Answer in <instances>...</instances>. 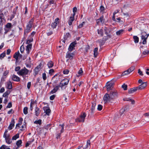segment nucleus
Returning <instances> with one entry per match:
<instances>
[{
	"label": "nucleus",
	"instance_id": "obj_1",
	"mask_svg": "<svg viewBox=\"0 0 149 149\" xmlns=\"http://www.w3.org/2000/svg\"><path fill=\"white\" fill-rule=\"evenodd\" d=\"M29 72V70L24 67L23 68L21 69L19 71L17 72V74L22 76L24 79L25 77H26V75H28Z\"/></svg>",
	"mask_w": 149,
	"mask_h": 149
},
{
	"label": "nucleus",
	"instance_id": "obj_2",
	"mask_svg": "<svg viewBox=\"0 0 149 149\" xmlns=\"http://www.w3.org/2000/svg\"><path fill=\"white\" fill-rule=\"evenodd\" d=\"M33 20L32 19L29 22L26 27V29L24 30V35H25L31 31V28L33 25Z\"/></svg>",
	"mask_w": 149,
	"mask_h": 149
},
{
	"label": "nucleus",
	"instance_id": "obj_3",
	"mask_svg": "<svg viewBox=\"0 0 149 149\" xmlns=\"http://www.w3.org/2000/svg\"><path fill=\"white\" fill-rule=\"evenodd\" d=\"M86 116V113L84 112L82 113L81 114L80 117L76 119L75 120L77 122H84Z\"/></svg>",
	"mask_w": 149,
	"mask_h": 149
},
{
	"label": "nucleus",
	"instance_id": "obj_4",
	"mask_svg": "<svg viewBox=\"0 0 149 149\" xmlns=\"http://www.w3.org/2000/svg\"><path fill=\"white\" fill-rule=\"evenodd\" d=\"M69 79L68 78H65L64 79L62 80L60 83V84L61 85L60 87L62 89L63 87L64 86L67 85L69 82Z\"/></svg>",
	"mask_w": 149,
	"mask_h": 149
},
{
	"label": "nucleus",
	"instance_id": "obj_5",
	"mask_svg": "<svg viewBox=\"0 0 149 149\" xmlns=\"http://www.w3.org/2000/svg\"><path fill=\"white\" fill-rule=\"evenodd\" d=\"M109 95H110V99L112 100L116 98L117 97V93L114 91H111V92Z\"/></svg>",
	"mask_w": 149,
	"mask_h": 149
},
{
	"label": "nucleus",
	"instance_id": "obj_6",
	"mask_svg": "<svg viewBox=\"0 0 149 149\" xmlns=\"http://www.w3.org/2000/svg\"><path fill=\"white\" fill-rule=\"evenodd\" d=\"M110 95L109 94L106 93L104 95L103 99L105 102H110L112 100L110 99Z\"/></svg>",
	"mask_w": 149,
	"mask_h": 149
},
{
	"label": "nucleus",
	"instance_id": "obj_7",
	"mask_svg": "<svg viewBox=\"0 0 149 149\" xmlns=\"http://www.w3.org/2000/svg\"><path fill=\"white\" fill-rule=\"evenodd\" d=\"M147 85L146 82H143L142 84L138 87L139 90H141L145 88Z\"/></svg>",
	"mask_w": 149,
	"mask_h": 149
},
{
	"label": "nucleus",
	"instance_id": "obj_8",
	"mask_svg": "<svg viewBox=\"0 0 149 149\" xmlns=\"http://www.w3.org/2000/svg\"><path fill=\"white\" fill-rule=\"evenodd\" d=\"M41 66V64H40L38 66L35 68V75H36L38 74L40 70L41 69L40 67Z\"/></svg>",
	"mask_w": 149,
	"mask_h": 149
},
{
	"label": "nucleus",
	"instance_id": "obj_9",
	"mask_svg": "<svg viewBox=\"0 0 149 149\" xmlns=\"http://www.w3.org/2000/svg\"><path fill=\"white\" fill-rule=\"evenodd\" d=\"M32 46V44H28L26 46V51L27 54H28L30 52Z\"/></svg>",
	"mask_w": 149,
	"mask_h": 149
},
{
	"label": "nucleus",
	"instance_id": "obj_10",
	"mask_svg": "<svg viewBox=\"0 0 149 149\" xmlns=\"http://www.w3.org/2000/svg\"><path fill=\"white\" fill-rule=\"evenodd\" d=\"M60 85L56 86L52 90L50 91V94H52L53 93H55L56 91H57L58 90V89L60 87Z\"/></svg>",
	"mask_w": 149,
	"mask_h": 149
},
{
	"label": "nucleus",
	"instance_id": "obj_11",
	"mask_svg": "<svg viewBox=\"0 0 149 149\" xmlns=\"http://www.w3.org/2000/svg\"><path fill=\"white\" fill-rule=\"evenodd\" d=\"M74 54L73 53H70L68 52L67 54L66 57L70 59H72Z\"/></svg>",
	"mask_w": 149,
	"mask_h": 149
},
{
	"label": "nucleus",
	"instance_id": "obj_12",
	"mask_svg": "<svg viewBox=\"0 0 149 149\" xmlns=\"http://www.w3.org/2000/svg\"><path fill=\"white\" fill-rule=\"evenodd\" d=\"M138 90V87H136L133 88H131L129 90L128 93L129 94L132 93Z\"/></svg>",
	"mask_w": 149,
	"mask_h": 149
},
{
	"label": "nucleus",
	"instance_id": "obj_13",
	"mask_svg": "<svg viewBox=\"0 0 149 149\" xmlns=\"http://www.w3.org/2000/svg\"><path fill=\"white\" fill-rule=\"evenodd\" d=\"M15 122L14 121V119H12L11 121V123L9 125V126L8 127V129L9 130H12L13 128L14 127V124H15Z\"/></svg>",
	"mask_w": 149,
	"mask_h": 149
},
{
	"label": "nucleus",
	"instance_id": "obj_14",
	"mask_svg": "<svg viewBox=\"0 0 149 149\" xmlns=\"http://www.w3.org/2000/svg\"><path fill=\"white\" fill-rule=\"evenodd\" d=\"M43 110L47 115L48 116L49 115L51 112V110L49 108L47 107H45L43 108Z\"/></svg>",
	"mask_w": 149,
	"mask_h": 149
},
{
	"label": "nucleus",
	"instance_id": "obj_15",
	"mask_svg": "<svg viewBox=\"0 0 149 149\" xmlns=\"http://www.w3.org/2000/svg\"><path fill=\"white\" fill-rule=\"evenodd\" d=\"M12 79L14 81H20L19 78L15 74L12 76Z\"/></svg>",
	"mask_w": 149,
	"mask_h": 149
},
{
	"label": "nucleus",
	"instance_id": "obj_16",
	"mask_svg": "<svg viewBox=\"0 0 149 149\" xmlns=\"http://www.w3.org/2000/svg\"><path fill=\"white\" fill-rule=\"evenodd\" d=\"M0 19L1 20L0 22L1 23L5 22V21L4 15L1 12H0Z\"/></svg>",
	"mask_w": 149,
	"mask_h": 149
},
{
	"label": "nucleus",
	"instance_id": "obj_17",
	"mask_svg": "<svg viewBox=\"0 0 149 149\" xmlns=\"http://www.w3.org/2000/svg\"><path fill=\"white\" fill-rule=\"evenodd\" d=\"M40 112L41 111L40 110V109L36 107L35 109V113L36 116H38Z\"/></svg>",
	"mask_w": 149,
	"mask_h": 149
},
{
	"label": "nucleus",
	"instance_id": "obj_18",
	"mask_svg": "<svg viewBox=\"0 0 149 149\" xmlns=\"http://www.w3.org/2000/svg\"><path fill=\"white\" fill-rule=\"evenodd\" d=\"M22 141L21 140L18 141L16 143V144L17 146V147H16L15 148H14V149H18V148L19 147L22 146Z\"/></svg>",
	"mask_w": 149,
	"mask_h": 149
},
{
	"label": "nucleus",
	"instance_id": "obj_19",
	"mask_svg": "<svg viewBox=\"0 0 149 149\" xmlns=\"http://www.w3.org/2000/svg\"><path fill=\"white\" fill-rule=\"evenodd\" d=\"M19 53V51L15 52L13 55V57L17 61L18 59Z\"/></svg>",
	"mask_w": 149,
	"mask_h": 149
},
{
	"label": "nucleus",
	"instance_id": "obj_20",
	"mask_svg": "<svg viewBox=\"0 0 149 149\" xmlns=\"http://www.w3.org/2000/svg\"><path fill=\"white\" fill-rule=\"evenodd\" d=\"M113 83H110L107 85V90L108 91H110L111 89V88L113 87Z\"/></svg>",
	"mask_w": 149,
	"mask_h": 149
},
{
	"label": "nucleus",
	"instance_id": "obj_21",
	"mask_svg": "<svg viewBox=\"0 0 149 149\" xmlns=\"http://www.w3.org/2000/svg\"><path fill=\"white\" fill-rule=\"evenodd\" d=\"M74 18L73 17H70L68 19V24L69 25L72 24V22L74 21Z\"/></svg>",
	"mask_w": 149,
	"mask_h": 149
},
{
	"label": "nucleus",
	"instance_id": "obj_22",
	"mask_svg": "<svg viewBox=\"0 0 149 149\" xmlns=\"http://www.w3.org/2000/svg\"><path fill=\"white\" fill-rule=\"evenodd\" d=\"M148 37V36H141V39L142 40H143V44H146V39Z\"/></svg>",
	"mask_w": 149,
	"mask_h": 149
},
{
	"label": "nucleus",
	"instance_id": "obj_23",
	"mask_svg": "<svg viewBox=\"0 0 149 149\" xmlns=\"http://www.w3.org/2000/svg\"><path fill=\"white\" fill-rule=\"evenodd\" d=\"M7 87L9 89H11L12 88V84L11 82H9L7 83Z\"/></svg>",
	"mask_w": 149,
	"mask_h": 149
},
{
	"label": "nucleus",
	"instance_id": "obj_24",
	"mask_svg": "<svg viewBox=\"0 0 149 149\" xmlns=\"http://www.w3.org/2000/svg\"><path fill=\"white\" fill-rule=\"evenodd\" d=\"M70 34L69 33H66V35H65L63 39H62L61 41H62V42L65 43V40L67 39V38H68V36Z\"/></svg>",
	"mask_w": 149,
	"mask_h": 149
},
{
	"label": "nucleus",
	"instance_id": "obj_25",
	"mask_svg": "<svg viewBox=\"0 0 149 149\" xmlns=\"http://www.w3.org/2000/svg\"><path fill=\"white\" fill-rule=\"evenodd\" d=\"M54 65L52 61L48 62L47 64V65L49 68H52Z\"/></svg>",
	"mask_w": 149,
	"mask_h": 149
},
{
	"label": "nucleus",
	"instance_id": "obj_26",
	"mask_svg": "<svg viewBox=\"0 0 149 149\" xmlns=\"http://www.w3.org/2000/svg\"><path fill=\"white\" fill-rule=\"evenodd\" d=\"M98 48L97 47L95 48L94 50V55L95 57H96L98 53L97 52Z\"/></svg>",
	"mask_w": 149,
	"mask_h": 149
},
{
	"label": "nucleus",
	"instance_id": "obj_27",
	"mask_svg": "<svg viewBox=\"0 0 149 149\" xmlns=\"http://www.w3.org/2000/svg\"><path fill=\"white\" fill-rule=\"evenodd\" d=\"M82 69L81 68H80L77 72V77H79L80 76L82 75Z\"/></svg>",
	"mask_w": 149,
	"mask_h": 149
},
{
	"label": "nucleus",
	"instance_id": "obj_28",
	"mask_svg": "<svg viewBox=\"0 0 149 149\" xmlns=\"http://www.w3.org/2000/svg\"><path fill=\"white\" fill-rule=\"evenodd\" d=\"M133 38L134 40V42L135 43H137L139 41V38L136 36H134L133 37Z\"/></svg>",
	"mask_w": 149,
	"mask_h": 149
},
{
	"label": "nucleus",
	"instance_id": "obj_29",
	"mask_svg": "<svg viewBox=\"0 0 149 149\" xmlns=\"http://www.w3.org/2000/svg\"><path fill=\"white\" fill-rule=\"evenodd\" d=\"M31 62H30L29 61L28 62H26L25 65H26V67L27 68H31Z\"/></svg>",
	"mask_w": 149,
	"mask_h": 149
},
{
	"label": "nucleus",
	"instance_id": "obj_30",
	"mask_svg": "<svg viewBox=\"0 0 149 149\" xmlns=\"http://www.w3.org/2000/svg\"><path fill=\"white\" fill-rule=\"evenodd\" d=\"M103 16H102L99 19H98L97 20V24H98L100 22H102L103 19Z\"/></svg>",
	"mask_w": 149,
	"mask_h": 149
},
{
	"label": "nucleus",
	"instance_id": "obj_31",
	"mask_svg": "<svg viewBox=\"0 0 149 149\" xmlns=\"http://www.w3.org/2000/svg\"><path fill=\"white\" fill-rule=\"evenodd\" d=\"M97 33L99 34H100L101 36H103V30L102 29H98Z\"/></svg>",
	"mask_w": 149,
	"mask_h": 149
},
{
	"label": "nucleus",
	"instance_id": "obj_32",
	"mask_svg": "<svg viewBox=\"0 0 149 149\" xmlns=\"http://www.w3.org/2000/svg\"><path fill=\"white\" fill-rule=\"evenodd\" d=\"M6 28L8 29H10V28L12 27V26L11 23H8L6 25Z\"/></svg>",
	"mask_w": 149,
	"mask_h": 149
},
{
	"label": "nucleus",
	"instance_id": "obj_33",
	"mask_svg": "<svg viewBox=\"0 0 149 149\" xmlns=\"http://www.w3.org/2000/svg\"><path fill=\"white\" fill-rule=\"evenodd\" d=\"M105 33L107 35H108V34L110 33V30L108 28L105 27L104 29Z\"/></svg>",
	"mask_w": 149,
	"mask_h": 149
},
{
	"label": "nucleus",
	"instance_id": "obj_34",
	"mask_svg": "<svg viewBox=\"0 0 149 149\" xmlns=\"http://www.w3.org/2000/svg\"><path fill=\"white\" fill-rule=\"evenodd\" d=\"M10 93V91H6L4 93L3 95V97H6Z\"/></svg>",
	"mask_w": 149,
	"mask_h": 149
},
{
	"label": "nucleus",
	"instance_id": "obj_35",
	"mask_svg": "<svg viewBox=\"0 0 149 149\" xmlns=\"http://www.w3.org/2000/svg\"><path fill=\"white\" fill-rule=\"evenodd\" d=\"M134 66H132L128 69L127 70H128L129 72L130 73L131 72L133 71L134 70Z\"/></svg>",
	"mask_w": 149,
	"mask_h": 149
},
{
	"label": "nucleus",
	"instance_id": "obj_36",
	"mask_svg": "<svg viewBox=\"0 0 149 149\" xmlns=\"http://www.w3.org/2000/svg\"><path fill=\"white\" fill-rule=\"evenodd\" d=\"M28 108L27 107H24L23 109V113L25 114L28 113Z\"/></svg>",
	"mask_w": 149,
	"mask_h": 149
},
{
	"label": "nucleus",
	"instance_id": "obj_37",
	"mask_svg": "<svg viewBox=\"0 0 149 149\" xmlns=\"http://www.w3.org/2000/svg\"><path fill=\"white\" fill-rule=\"evenodd\" d=\"M19 134H17L13 137L12 139L13 140H16L17 138H19Z\"/></svg>",
	"mask_w": 149,
	"mask_h": 149
},
{
	"label": "nucleus",
	"instance_id": "obj_38",
	"mask_svg": "<svg viewBox=\"0 0 149 149\" xmlns=\"http://www.w3.org/2000/svg\"><path fill=\"white\" fill-rule=\"evenodd\" d=\"M123 30L122 29L117 31L116 33V34L118 36L120 35L123 33Z\"/></svg>",
	"mask_w": 149,
	"mask_h": 149
},
{
	"label": "nucleus",
	"instance_id": "obj_39",
	"mask_svg": "<svg viewBox=\"0 0 149 149\" xmlns=\"http://www.w3.org/2000/svg\"><path fill=\"white\" fill-rule=\"evenodd\" d=\"M98 42L100 43V47L103 45L104 43V42H103V40H98Z\"/></svg>",
	"mask_w": 149,
	"mask_h": 149
},
{
	"label": "nucleus",
	"instance_id": "obj_40",
	"mask_svg": "<svg viewBox=\"0 0 149 149\" xmlns=\"http://www.w3.org/2000/svg\"><path fill=\"white\" fill-rule=\"evenodd\" d=\"M34 123L36 124H39V125H41L42 123V121L41 120H35L34 122Z\"/></svg>",
	"mask_w": 149,
	"mask_h": 149
},
{
	"label": "nucleus",
	"instance_id": "obj_41",
	"mask_svg": "<svg viewBox=\"0 0 149 149\" xmlns=\"http://www.w3.org/2000/svg\"><path fill=\"white\" fill-rule=\"evenodd\" d=\"M76 41H75L73 42H72L70 45V47H72L73 48L75 47V45L76 44Z\"/></svg>",
	"mask_w": 149,
	"mask_h": 149
},
{
	"label": "nucleus",
	"instance_id": "obj_42",
	"mask_svg": "<svg viewBox=\"0 0 149 149\" xmlns=\"http://www.w3.org/2000/svg\"><path fill=\"white\" fill-rule=\"evenodd\" d=\"M85 23L86 22H83L81 24H79L78 26V28L79 29L81 28L85 24Z\"/></svg>",
	"mask_w": 149,
	"mask_h": 149
},
{
	"label": "nucleus",
	"instance_id": "obj_43",
	"mask_svg": "<svg viewBox=\"0 0 149 149\" xmlns=\"http://www.w3.org/2000/svg\"><path fill=\"white\" fill-rule=\"evenodd\" d=\"M91 143H90V140H88L87 142V145H86V148H88V147H90Z\"/></svg>",
	"mask_w": 149,
	"mask_h": 149
},
{
	"label": "nucleus",
	"instance_id": "obj_44",
	"mask_svg": "<svg viewBox=\"0 0 149 149\" xmlns=\"http://www.w3.org/2000/svg\"><path fill=\"white\" fill-rule=\"evenodd\" d=\"M122 87L124 90H126L127 89V86L124 84L122 86Z\"/></svg>",
	"mask_w": 149,
	"mask_h": 149
},
{
	"label": "nucleus",
	"instance_id": "obj_45",
	"mask_svg": "<svg viewBox=\"0 0 149 149\" xmlns=\"http://www.w3.org/2000/svg\"><path fill=\"white\" fill-rule=\"evenodd\" d=\"M104 8L102 6H101L100 7V10L101 12L102 13H104Z\"/></svg>",
	"mask_w": 149,
	"mask_h": 149
},
{
	"label": "nucleus",
	"instance_id": "obj_46",
	"mask_svg": "<svg viewBox=\"0 0 149 149\" xmlns=\"http://www.w3.org/2000/svg\"><path fill=\"white\" fill-rule=\"evenodd\" d=\"M54 71L53 69H51L49 70V74L50 75H52L53 74V73L54 72Z\"/></svg>",
	"mask_w": 149,
	"mask_h": 149
},
{
	"label": "nucleus",
	"instance_id": "obj_47",
	"mask_svg": "<svg viewBox=\"0 0 149 149\" xmlns=\"http://www.w3.org/2000/svg\"><path fill=\"white\" fill-rule=\"evenodd\" d=\"M53 33V32L52 30H50L48 32L46 33L47 35L48 36L51 35Z\"/></svg>",
	"mask_w": 149,
	"mask_h": 149
},
{
	"label": "nucleus",
	"instance_id": "obj_48",
	"mask_svg": "<svg viewBox=\"0 0 149 149\" xmlns=\"http://www.w3.org/2000/svg\"><path fill=\"white\" fill-rule=\"evenodd\" d=\"M57 1V0H51L49 1V3L50 4H55Z\"/></svg>",
	"mask_w": 149,
	"mask_h": 149
},
{
	"label": "nucleus",
	"instance_id": "obj_49",
	"mask_svg": "<svg viewBox=\"0 0 149 149\" xmlns=\"http://www.w3.org/2000/svg\"><path fill=\"white\" fill-rule=\"evenodd\" d=\"M6 55V53L5 52H4L1 54L0 55V59H2Z\"/></svg>",
	"mask_w": 149,
	"mask_h": 149
},
{
	"label": "nucleus",
	"instance_id": "obj_50",
	"mask_svg": "<svg viewBox=\"0 0 149 149\" xmlns=\"http://www.w3.org/2000/svg\"><path fill=\"white\" fill-rule=\"evenodd\" d=\"M24 50V47L23 45H22L20 47V51L21 53H22Z\"/></svg>",
	"mask_w": 149,
	"mask_h": 149
},
{
	"label": "nucleus",
	"instance_id": "obj_51",
	"mask_svg": "<svg viewBox=\"0 0 149 149\" xmlns=\"http://www.w3.org/2000/svg\"><path fill=\"white\" fill-rule=\"evenodd\" d=\"M130 73L129 72L128 70H127L125 71L124 72L122 73V75L124 76L125 75H127L128 74H129Z\"/></svg>",
	"mask_w": 149,
	"mask_h": 149
},
{
	"label": "nucleus",
	"instance_id": "obj_52",
	"mask_svg": "<svg viewBox=\"0 0 149 149\" xmlns=\"http://www.w3.org/2000/svg\"><path fill=\"white\" fill-rule=\"evenodd\" d=\"M5 139L6 142L8 144H10L12 142V141H11L10 139H8V138L7 139V138H6Z\"/></svg>",
	"mask_w": 149,
	"mask_h": 149
},
{
	"label": "nucleus",
	"instance_id": "obj_53",
	"mask_svg": "<svg viewBox=\"0 0 149 149\" xmlns=\"http://www.w3.org/2000/svg\"><path fill=\"white\" fill-rule=\"evenodd\" d=\"M126 110V108H125L124 109H122L120 110V115L121 116L122 114H123V112L125 111Z\"/></svg>",
	"mask_w": 149,
	"mask_h": 149
},
{
	"label": "nucleus",
	"instance_id": "obj_54",
	"mask_svg": "<svg viewBox=\"0 0 149 149\" xmlns=\"http://www.w3.org/2000/svg\"><path fill=\"white\" fill-rule=\"evenodd\" d=\"M102 106L100 104H99L98 106L97 109L98 111H100L101 110L102 108Z\"/></svg>",
	"mask_w": 149,
	"mask_h": 149
},
{
	"label": "nucleus",
	"instance_id": "obj_55",
	"mask_svg": "<svg viewBox=\"0 0 149 149\" xmlns=\"http://www.w3.org/2000/svg\"><path fill=\"white\" fill-rule=\"evenodd\" d=\"M42 77L43 79L44 80H45L47 79V77L46 76V74L45 73H44L42 74Z\"/></svg>",
	"mask_w": 149,
	"mask_h": 149
},
{
	"label": "nucleus",
	"instance_id": "obj_56",
	"mask_svg": "<svg viewBox=\"0 0 149 149\" xmlns=\"http://www.w3.org/2000/svg\"><path fill=\"white\" fill-rule=\"evenodd\" d=\"M57 25V24L54 22L52 24L51 26L53 29H54L56 28Z\"/></svg>",
	"mask_w": 149,
	"mask_h": 149
},
{
	"label": "nucleus",
	"instance_id": "obj_57",
	"mask_svg": "<svg viewBox=\"0 0 149 149\" xmlns=\"http://www.w3.org/2000/svg\"><path fill=\"white\" fill-rule=\"evenodd\" d=\"M97 84L96 82H95L93 84V87L95 89L97 88Z\"/></svg>",
	"mask_w": 149,
	"mask_h": 149
},
{
	"label": "nucleus",
	"instance_id": "obj_58",
	"mask_svg": "<svg viewBox=\"0 0 149 149\" xmlns=\"http://www.w3.org/2000/svg\"><path fill=\"white\" fill-rule=\"evenodd\" d=\"M59 19L58 18H57L55 19L54 22H55L57 25H58L59 22Z\"/></svg>",
	"mask_w": 149,
	"mask_h": 149
},
{
	"label": "nucleus",
	"instance_id": "obj_59",
	"mask_svg": "<svg viewBox=\"0 0 149 149\" xmlns=\"http://www.w3.org/2000/svg\"><path fill=\"white\" fill-rule=\"evenodd\" d=\"M23 121V118H20L18 120V123L19 125H21Z\"/></svg>",
	"mask_w": 149,
	"mask_h": 149
},
{
	"label": "nucleus",
	"instance_id": "obj_60",
	"mask_svg": "<svg viewBox=\"0 0 149 149\" xmlns=\"http://www.w3.org/2000/svg\"><path fill=\"white\" fill-rule=\"evenodd\" d=\"M60 126H61L62 127L61 130V133H62L64 131V124H63L62 125H60Z\"/></svg>",
	"mask_w": 149,
	"mask_h": 149
},
{
	"label": "nucleus",
	"instance_id": "obj_61",
	"mask_svg": "<svg viewBox=\"0 0 149 149\" xmlns=\"http://www.w3.org/2000/svg\"><path fill=\"white\" fill-rule=\"evenodd\" d=\"M20 67L17 66L15 68V71L16 72H18L20 70Z\"/></svg>",
	"mask_w": 149,
	"mask_h": 149
},
{
	"label": "nucleus",
	"instance_id": "obj_62",
	"mask_svg": "<svg viewBox=\"0 0 149 149\" xmlns=\"http://www.w3.org/2000/svg\"><path fill=\"white\" fill-rule=\"evenodd\" d=\"M56 97V95H53L50 97V99L51 100H53Z\"/></svg>",
	"mask_w": 149,
	"mask_h": 149
},
{
	"label": "nucleus",
	"instance_id": "obj_63",
	"mask_svg": "<svg viewBox=\"0 0 149 149\" xmlns=\"http://www.w3.org/2000/svg\"><path fill=\"white\" fill-rule=\"evenodd\" d=\"M12 107V104L11 102H9L6 106V108H10Z\"/></svg>",
	"mask_w": 149,
	"mask_h": 149
},
{
	"label": "nucleus",
	"instance_id": "obj_64",
	"mask_svg": "<svg viewBox=\"0 0 149 149\" xmlns=\"http://www.w3.org/2000/svg\"><path fill=\"white\" fill-rule=\"evenodd\" d=\"M69 71L68 70H64L63 72V73L64 74H68L69 73Z\"/></svg>",
	"mask_w": 149,
	"mask_h": 149
}]
</instances>
